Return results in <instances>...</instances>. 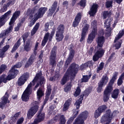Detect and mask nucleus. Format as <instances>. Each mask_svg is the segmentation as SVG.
I'll use <instances>...</instances> for the list:
<instances>
[{"instance_id":"obj_23","label":"nucleus","mask_w":124,"mask_h":124,"mask_svg":"<svg viewBox=\"0 0 124 124\" xmlns=\"http://www.w3.org/2000/svg\"><path fill=\"white\" fill-rule=\"evenodd\" d=\"M21 15V11H16L13 14V16L11 18V20L9 22V25H13L15 22V21L18 19V17Z\"/></svg>"},{"instance_id":"obj_39","label":"nucleus","mask_w":124,"mask_h":124,"mask_svg":"<svg viewBox=\"0 0 124 124\" xmlns=\"http://www.w3.org/2000/svg\"><path fill=\"white\" fill-rule=\"evenodd\" d=\"M78 116V111L76 112V113L73 112V116L71 117L67 121V124H71L73 123V121H74V119L76 118Z\"/></svg>"},{"instance_id":"obj_44","label":"nucleus","mask_w":124,"mask_h":124,"mask_svg":"<svg viewBox=\"0 0 124 124\" xmlns=\"http://www.w3.org/2000/svg\"><path fill=\"white\" fill-rule=\"evenodd\" d=\"M34 10H30L29 12L28 11V15L29 16V19L32 20L33 18V15L34 14Z\"/></svg>"},{"instance_id":"obj_4","label":"nucleus","mask_w":124,"mask_h":124,"mask_svg":"<svg viewBox=\"0 0 124 124\" xmlns=\"http://www.w3.org/2000/svg\"><path fill=\"white\" fill-rule=\"evenodd\" d=\"M39 101H34L31 103L32 106L28 110L27 113V118L31 120L33 116L37 113V111L39 109Z\"/></svg>"},{"instance_id":"obj_46","label":"nucleus","mask_w":124,"mask_h":124,"mask_svg":"<svg viewBox=\"0 0 124 124\" xmlns=\"http://www.w3.org/2000/svg\"><path fill=\"white\" fill-rule=\"evenodd\" d=\"M106 109H107V107L104 105L100 106L97 109L100 111V113H103V112H105Z\"/></svg>"},{"instance_id":"obj_9","label":"nucleus","mask_w":124,"mask_h":124,"mask_svg":"<svg viewBox=\"0 0 124 124\" xmlns=\"http://www.w3.org/2000/svg\"><path fill=\"white\" fill-rule=\"evenodd\" d=\"M113 118H114L113 113L111 111V109H108L106 110V114L102 116L101 122L102 123L106 122V124H110Z\"/></svg>"},{"instance_id":"obj_58","label":"nucleus","mask_w":124,"mask_h":124,"mask_svg":"<svg viewBox=\"0 0 124 124\" xmlns=\"http://www.w3.org/2000/svg\"><path fill=\"white\" fill-rule=\"evenodd\" d=\"M100 115H101V112H100L98 109H96L94 113V117L97 119V118L100 116Z\"/></svg>"},{"instance_id":"obj_38","label":"nucleus","mask_w":124,"mask_h":124,"mask_svg":"<svg viewBox=\"0 0 124 124\" xmlns=\"http://www.w3.org/2000/svg\"><path fill=\"white\" fill-rule=\"evenodd\" d=\"M0 79H1V81L3 83H7V81H10L12 80L11 78L8 75L6 78H5V75L3 74L0 77Z\"/></svg>"},{"instance_id":"obj_30","label":"nucleus","mask_w":124,"mask_h":124,"mask_svg":"<svg viewBox=\"0 0 124 124\" xmlns=\"http://www.w3.org/2000/svg\"><path fill=\"white\" fill-rule=\"evenodd\" d=\"M115 1L118 4H121L123 0H111V1H107L106 2V6L107 8H110V7L113 6V1Z\"/></svg>"},{"instance_id":"obj_59","label":"nucleus","mask_w":124,"mask_h":124,"mask_svg":"<svg viewBox=\"0 0 124 124\" xmlns=\"http://www.w3.org/2000/svg\"><path fill=\"white\" fill-rule=\"evenodd\" d=\"M22 62H18L16 65H14L12 67L14 68H20V67H22Z\"/></svg>"},{"instance_id":"obj_45","label":"nucleus","mask_w":124,"mask_h":124,"mask_svg":"<svg viewBox=\"0 0 124 124\" xmlns=\"http://www.w3.org/2000/svg\"><path fill=\"white\" fill-rule=\"evenodd\" d=\"M81 88L80 87L78 86L77 87L76 91L74 93V95L75 96V97H77V96L80 95V93H81Z\"/></svg>"},{"instance_id":"obj_40","label":"nucleus","mask_w":124,"mask_h":124,"mask_svg":"<svg viewBox=\"0 0 124 124\" xmlns=\"http://www.w3.org/2000/svg\"><path fill=\"white\" fill-rule=\"evenodd\" d=\"M90 93H91V90H90V89H86L84 91L83 94L80 95L79 98L83 100L84 99V96H85V97H88Z\"/></svg>"},{"instance_id":"obj_17","label":"nucleus","mask_w":124,"mask_h":124,"mask_svg":"<svg viewBox=\"0 0 124 124\" xmlns=\"http://www.w3.org/2000/svg\"><path fill=\"white\" fill-rule=\"evenodd\" d=\"M8 98H9V94L7 92H6L4 96L1 98V101L0 102V108H1V109L4 108L5 105H6L7 102H8Z\"/></svg>"},{"instance_id":"obj_31","label":"nucleus","mask_w":124,"mask_h":124,"mask_svg":"<svg viewBox=\"0 0 124 124\" xmlns=\"http://www.w3.org/2000/svg\"><path fill=\"white\" fill-rule=\"evenodd\" d=\"M22 40V39L21 38H20L17 41L15 44L13 48L12 49L11 52L12 53H14V52H15V51H16V50H17V49H18V48H19V47H20V45H21V41Z\"/></svg>"},{"instance_id":"obj_14","label":"nucleus","mask_w":124,"mask_h":124,"mask_svg":"<svg viewBox=\"0 0 124 124\" xmlns=\"http://www.w3.org/2000/svg\"><path fill=\"white\" fill-rule=\"evenodd\" d=\"M45 119V113L42 112V109H40L37 113V118H36L33 124H38L39 123L43 122Z\"/></svg>"},{"instance_id":"obj_21","label":"nucleus","mask_w":124,"mask_h":124,"mask_svg":"<svg viewBox=\"0 0 124 124\" xmlns=\"http://www.w3.org/2000/svg\"><path fill=\"white\" fill-rule=\"evenodd\" d=\"M104 55V50H97L93 56V62H97L100 58H102Z\"/></svg>"},{"instance_id":"obj_54","label":"nucleus","mask_w":124,"mask_h":124,"mask_svg":"<svg viewBox=\"0 0 124 124\" xmlns=\"http://www.w3.org/2000/svg\"><path fill=\"white\" fill-rule=\"evenodd\" d=\"M15 0H8V2L6 4L7 8L9 7L10 5H13L15 3Z\"/></svg>"},{"instance_id":"obj_28","label":"nucleus","mask_w":124,"mask_h":124,"mask_svg":"<svg viewBox=\"0 0 124 124\" xmlns=\"http://www.w3.org/2000/svg\"><path fill=\"white\" fill-rule=\"evenodd\" d=\"M31 39H28L26 41L25 44H24V46L23 48L24 51L26 52H30L31 49Z\"/></svg>"},{"instance_id":"obj_61","label":"nucleus","mask_w":124,"mask_h":124,"mask_svg":"<svg viewBox=\"0 0 124 124\" xmlns=\"http://www.w3.org/2000/svg\"><path fill=\"white\" fill-rule=\"evenodd\" d=\"M50 26V24H49V22H46L45 24V29L44 31H49V27Z\"/></svg>"},{"instance_id":"obj_8","label":"nucleus","mask_w":124,"mask_h":124,"mask_svg":"<svg viewBox=\"0 0 124 124\" xmlns=\"http://www.w3.org/2000/svg\"><path fill=\"white\" fill-rule=\"evenodd\" d=\"M65 27L64 25L62 24H60L58 27L56 33L55 38L57 42H60V41H62L63 37V33H64V30Z\"/></svg>"},{"instance_id":"obj_52","label":"nucleus","mask_w":124,"mask_h":124,"mask_svg":"<svg viewBox=\"0 0 124 124\" xmlns=\"http://www.w3.org/2000/svg\"><path fill=\"white\" fill-rule=\"evenodd\" d=\"M55 32H56V30H53L51 33L50 34L49 33V37H48V40L49 41H52V39H53V37L55 35Z\"/></svg>"},{"instance_id":"obj_62","label":"nucleus","mask_w":124,"mask_h":124,"mask_svg":"<svg viewBox=\"0 0 124 124\" xmlns=\"http://www.w3.org/2000/svg\"><path fill=\"white\" fill-rule=\"evenodd\" d=\"M24 118L21 117L16 122V124H23V123H24Z\"/></svg>"},{"instance_id":"obj_34","label":"nucleus","mask_w":124,"mask_h":124,"mask_svg":"<svg viewBox=\"0 0 124 124\" xmlns=\"http://www.w3.org/2000/svg\"><path fill=\"white\" fill-rule=\"evenodd\" d=\"M71 88H72V82L70 81L64 85V91L65 93H68V92H70V91H71Z\"/></svg>"},{"instance_id":"obj_24","label":"nucleus","mask_w":124,"mask_h":124,"mask_svg":"<svg viewBox=\"0 0 124 124\" xmlns=\"http://www.w3.org/2000/svg\"><path fill=\"white\" fill-rule=\"evenodd\" d=\"M82 101L83 99H81V98H79L76 101L75 103L74 104V106H75L76 109H74V113L76 114V112H78V115L79 114V111H80L79 109H80V107L81 106V104H82Z\"/></svg>"},{"instance_id":"obj_47","label":"nucleus","mask_w":124,"mask_h":124,"mask_svg":"<svg viewBox=\"0 0 124 124\" xmlns=\"http://www.w3.org/2000/svg\"><path fill=\"white\" fill-rule=\"evenodd\" d=\"M7 68V66L6 65L2 64L0 66V75L2 74Z\"/></svg>"},{"instance_id":"obj_15","label":"nucleus","mask_w":124,"mask_h":124,"mask_svg":"<svg viewBox=\"0 0 124 124\" xmlns=\"http://www.w3.org/2000/svg\"><path fill=\"white\" fill-rule=\"evenodd\" d=\"M82 13L79 12L77 13L74 20L73 22L72 27L76 28V27H78V26H79V24H80V22H81V20L82 19Z\"/></svg>"},{"instance_id":"obj_11","label":"nucleus","mask_w":124,"mask_h":124,"mask_svg":"<svg viewBox=\"0 0 124 124\" xmlns=\"http://www.w3.org/2000/svg\"><path fill=\"white\" fill-rule=\"evenodd\" d=\"M109 80V78L107 76V74H105L104 76H103L102 78L98 83V87L97 88V92L101 93L102 92V88L104 86H105Z\"/></svg>"},{"instance_id":"obj_33","label":"nucleus","mask_w":124,"mask_h":124,"mask_svg":"<svg viewBox=\"0 0 124 124\" xmlns=\"http://www.w3.org/2000/svg\"><path fill=\"white\" fill-rule=\"evenodd\" d=\"M40 26V23H39V22L36 23V24L31 31V36H33V35H34V34H35L36 32H37V31H38Z\"/></svg>"},{"instance_id":"obj_50","label":"nucleus","mask_w":124,"mask_h":124,"mask_svg":"<svg viewBox=\"0 0 124 124\" xmlns=\"http://www.w3.org/2000/svg\"><path fill=\"white\" fill-rule=\"evenodd\" d=\"M52 92V89H51V86H47L46 92V97H49L50 94H51V92Z\"/></svg>"},{"instance_id":"obj_37","label":"nucleus","mask_w":124,"mask_h":124,"mask_svg":"<svg viewBox=\"0 0 124 124\" xmlns=\"http://www.w3.org/2000/svg\"><path fill=\"white\" fill-rule=\"evenodd\" d=\"M91 77H92V74L82 76L80 83H87V82H89V80L91 79Z\"/></svg>"},{"instance_id":"obj_22","label":"nucleus","mask_w":124,"mask_h":124,"mask_svg":"<svg viewBox=\"0 0 124 124\" xmlns=\"http://www.w3.org/2000/svg\"><path fill=\"white\" fill-rule=\"evenodd\" d=\"M18 73H19V71L17 69H15L13 67H12L11 69L8 72V75L12 80V79H15V78H16V76L18 75Z\"/></svg>"},{"instance_id":"obj_27","label":"nucleus","mask_w":124,"mask_h":124,"mask_svg":"<svg viewBox=\"0 0 124 124\" xmlns=\"http://www.w3.org/2000/svg\"><path fill=\"white\" fill-rule=\"evenodd\" d=\"M71 103H72V98H69L65 101L62 109L63 112H65V111H67L68 109H69V107L71 105Z\"/></svg>"},{"instance_id":"obj_10","label":"nucleus","mask_w":124,"mask_h":124,"mask_svg":"<svg viewBox=\"0 0 124 124\" xmlns=\"http://www.w3.org/2000/svg\"><path fill=\"white\" fill-rule=\"evenodd\" d=\"M58 49V47L55 46L52 48L50 56V60H49V63L50 65L54 67V66H56V58H57V50Z\"/></svg>"},{"instance_id":"obj_26","label":"nucleus","mask_w":124,"mask_h":124,"mask_svg":"<svg viewBox=\"0 0 124 124\" xmlns=\"http://www.w3.org/2000/svg\"><path fill=\"white\" fill-rule=\"evenodd\" d=\"M97 43L98 47L102 48L103 44L105 43V37L103 36H98L97 38Z\"/></svg>"},{"instance_id":"obj_43","label":"nucleus","mask_w":124,"mask_h":124,"mask_svg":"<svg viewBox=\"0 0 124 124\" xmlns=\"http://www.w3.org/2000/svg\"><path fill=\"white\" fill-rule=\"evenodd\" d=\"M78 5H79L82 8H85L87 5V0H81L78 3Z\"/></svg>"},{"instance_id":"obj_55","label":"nucleus","mask_w":124,"mask_h":124,"mask_svg":"<svg viewBox=\"0 0 124 124\" xmlns=\"http://www.w3.org/2000/svg\"><path fill=\"white\" fill-rule=\"evenodd\" d=\"M122 46V41H117L115 44V49H119Z\"/></svg>"},{"instance_id":"obj_6","label":"nucleus","mask_w":124,"mask_h":124,"mask_svg":"<svg viewBox=\"0 0 124 124\" xmlns=\"http://www.w3.org/2000/svg\"><path fill=\"white\" fill-rule=\"evenodd\" d=\"M39 79V81L37 83L36 85L34 87L35 89H37L39 86H40V87L43 86V85L45 84V82H46L45 78L42 77V72L41 71L36 74L35 77L32 80V83H33V86L35 85V83H36Z\"/></svg>"},{"instance_id":"obj_51","label":"nucleus","mask_w":124,"mask_h":124,"mask_svg":"<svg viewBox=\"0 0 124 124\" xmlns=\"http://www.w3.org/2000/svg\"><path fill=\"white\" fill-rule=\"evenodd\" d=\"M65 123H66L65 117H64V115H62L60 116V122L59 123V124H65Z\"/></svg>"},{"instance_id":"obj_12","label":"nucleus","mask_w":124,"mask_h":124,"mask_svg":"<svg viewBox=\"0 0 124 124\" xmlns=\"http://www.w3.org/2000/svg\"><path fill=\"white\" fill-rule=\"evenodd\" d=\"M88 111H85L81 112L78 116V118L76 119L73 124H85L84 121L88 118Z\"/></svg>"},{"instance_id":"obj_35","label":"nucleus","mask_w":124,"mask_h":124,"mask_svg":"<svg viewBox=\"0 0 124 124\" xmlns=\"http://www.w3.org/2000/svg\"><path fill=\"white\" fill-rule=\"evenodd\" d=\"M119 93H120V90L118 88L115 89L111 93V97L114 99H117L119 97Z\"/></svg>"},{"instance_id":"obj_48","label":"nucleus","mask_w":124,"mask_h":124,"mask_svg":"<svg viewBox=\"0 0 124 124\" xmlns=\"http://www.w3.org/2000/svg\"><path fill=\"white\" fill-rule=\"evenodd\" d=\"M29 35H30V33H29V32H26L22 35V37L23 40V43H26L27 38L29 37Z\"/></svg>"},{"instance_id":"obj_49","label":"nucleus","mask_w":124,"mask_h":124,"mask_svg":"<svg viewBox=\"0 0 124 124\" xmlns=\"http://www.w3.org/2000/svg\"><path fill=\"white\" fill-rule=\"evenodd\" d=\"M104 62H101L99 65V67H97V73H99V71H100V70H102L103 69V67H104Z\"/></svg>"},{"instance_id":"obj_57","label":"nucleus","mask_w":124,"mask_h":124,"mask_svg":"<svg viewBox=\"0 0 124 124\" xmlns=\"http://www.w3.org/2000/svg\"><path fill=\"white\" fill-rule=\"evenodd\" d=\"M30 82V84L28 85L26 89L25 90V91L28 92L30 93V91H31V88L33 86V82Z\"/></svg>"},{"instance_id":"obj_60","label":"nucleus","mask_w":124,"mask_h":124,"mask_svg":"<svg viewBox=\"0 0 124 124\" xmlns=\"http://www.w3.org/2000/svg\"><path fill=\"white\" fill-rule=\"evenodd\" d=\"M19 115L20 112L16 113L12 118L13 121H17V120H18V117H19Z\"/></svg>"},{"instance_id":"obj_36","label":"nucleus","mask_w":124,"mask_h":124,"mask_svg":"<svg viewBox=\"0 0 124 124\" xmlns=\"http://www.w3.org/2000/svg\"><path fill=\"white\" fill-rule=\"evenodd\" d=\"M48 39H49V32H47L45 34L44 37V38L42 41L41 46H42V47H44V46L46 45V43L48 42Z\"/></svg>"},{"instance_id":"obj_29","label":"nucleus","mask_w":124,"mask_h":124,"mask_svg":"<svg viewBox=\"0 0 124 124\" xmlns=\"http://www.w3.org/2000/svg\"><path fill=\"white\" fill-rule=\"evenodd\" d=\"M43 96H44V91L42 88L39 87L37 91V98L38 101H40Z\"/></svg>"},{"instance_id":"obj_19","label":"nucleus","mask_w":124,"mask_h":124,"mask_svg":"<svg viewBox=\"0 0 124 124\" xmlns=\"http://www.w3.org/2000/svg\"><path fill=\"white\" fill-rule=\"evenodd\" d=\"M90 28V25L86 24L85 26L82 29L81 38L79 40L80 42H83V40L86 38V35H87V32L89 31V28Z\"/></svg>"},{"instance_id":"obj_41","label":"nucleus","mask_w":124,"mask_h":124,"mask_svg":"<svg viewBox=\"0 0 124 124\" xmlns=\"http://www.w3.org/2000/svg\"><path fill=\"white\" fill-rule=\"evenodd\" d=\"M12 31H13V26L10 25L9 28H7L4 32H3V33H4V35L6 36V35H7L8 34H9V33L12 32Z\"/></svg>"},{"instance_id":"obj_18","label":"nucleus","mask_w":124,"mask_h":124,"mask_svg":"<svg viewBox=\"0 0 124 124\" xmlns=\"http://www.w3.org/2000/svg\"><path fill=\"white\" fill-rule=\"evenodd\" d=\"M98 9V4L96 3H93L90 8V10L88 12V14L91 16V17H93V16L96 14Z\"/></svg>"},{"instance_id":"obj_20","label":"nucleus","mask_w":124,"mask_h":124,"mask_svg":"<svg viewBox=\"0 0 124 124\" xmlns=\"http://www.w3.org/2000/svg\"><path fill=\"white\" fill-rule=\"evenodd\" d=\"M74 55H75V51L74 50H72L70 52L69 57L67 58L65 62L64 65L65 68H67V67H68V65L70 64V62H72V60H73V58H74Z\"/></svg>"},{"instance_id":"obj_3","label":"nucleus","mask_w":124,"mask_h":124,"mask_svg":"<svg viewBox=\"0 0 124 124\" xmlns=\"http://www.w3.org/2000/svg\"><path fill=\"white\" fill-rule=\"evenodd\" d=\"M48 10V8L46 7H42L40 8L37 12L34 15V18H32V19L30 21V23L28 25V26L30 28L32 27L34 24L36 22V21L38 20V19H41L43 16H44V14L46 13L47 11Z\"/></svg>"},{"instance_id":"obj_63","label":"nucleus","mask_w":124,"mask_h":124,"mask_svg":"<svg viewBox=\"0 0 124 124\" xmlns=\"http://www.w3.org/2000/svg\"><path fill=\"white\" fill-rule=\"evenodd\" d=\"M10 48V46L9 45H6L5 46L2 50L5 52H6Z\"/></svg>"},{"instance_id":"obj_16","label":"nucleus","mask_w":124,"mask_h":124,"mask_svg":"<svg viewBox=\"0 0 124 124\" xmlns=\"http://www.w3.org/2000/svg\"><path fill=\"white\" fill-rule=\"evenodd\" d=\"M28 78H29V76L26 73L23 74L20 76L17 80V85L18 87L23 86V85L27 82Z\"/></svg>"},{"instance_id":"obj_2","label":"nucleus","mask_w":124,"mask_h":124,"mask_svg":"<svg viewBox=\"0 0 124 124\" xmlns=\"http://www.w3.org/2000/svg\"><path fill=\"white\" fill-rule=\"evenodd\" d=\"M118 73L115 72L113 77L110 80L108 85L107 86L106 89L104 91L103 94V101L104 102H107L110 98V94L113 91V85L115 83V81L117 80V77H118Z\"/></svg>"},{"instance_id":"obj_53","label":"nucleus","mask_w":124,"mask_h":124,"mask_svg":"<svg viewBox=\"0 0 124 124\" xmlns=\"http://www.w3.org/2000/svg\"><path fill=\"white\" fill-rule=\"evenodd\" d=\"M111 14V12H109L108 11H106L104 12L103 16V19L105 20L108 16H110Z\"/></svg>"},{"instance_id":"obj_64","label":"nucleus","mask_w":124,"mask_h":124,"mask_svg":"<svg viewBox=\"0 0 124 124\" xmlns=\"http://www.w3.org/2000/svg\"><path fill=\"white\" fill-rule=\"evenodd\" d=\"M4 54H5V52L2 49H1V51H0V58H1V59L4 58Z\"/></svg>"},{"instance_id":"obj_1","label":"nucleus","mask_w":124,"mask_h":124,"mask_svg":"<svg viewBox=\"0 0 124 124\" xmlns=\"http://www.w3.org/2000/svg\"><path fill=\"white\" fill-rule=\"evenodd\" d=\"M78 69H79V65L78 64L75 63H72L61 79L60 81L61 85L64 86L67 82V81L69 80L70 76L71 77L75 78L76 75L78 73Z\"/></svg>"},{"instance_id":"obj_56","label":"nucleus","mask_w":124,"mask_h":124,"mask_svg":"<svg viewBox=\"0 0 124 124\" xmlns=\"http://www.w3.org/2000/svg\"><path fill=\"white\" fill-rule=\"evenodd\" d=\"M7 10V7L6 6V4H4L3 7L0 9V13H3V12H6Z\"/></svg>"},{"instance_id":"obj_5","label":"nucleus","mask_w":124,"mask_h":124,"mask_svg":"<svg viewBox=\"0 0 124 124\" xmlns=\"http://www.w3.org/2000/svg\"><path fill=\"white\" fill-rule=\"evenodd\" d=\"M91 26L93 27L91 32L89 34L88 38L87 39V42L89 44L93 41V39L95 38L97 34V21L94 20L91 23Z\"/></svg>"},{"instance_id":"obj_32","label":"nucleus","mask_w":124,"mask_h":124,"mask_svg":"<svg viewBox=\"0 0 124 124\" xmlns=\"http://www.w3.org/2000/svg\"><path fill=\"white\" fill-rule=\"evenodd\" d=\"M29 92L25 91L23 93L22 96H21V99L22 101H24L25 102H27L28 100L30 99V96H29Z\"/></svg>"},{"instance_id":"obj_42","label":"nucleus","mask_w":124,"mask_h":124,"mask_svg":"<svg viewBox=\"0 0 124 124\" xmlns=\"http://www.w3.org/2000/svg\"><path fill=\"white\" fill-rule=\"evenodd\" d=\"M124 34V28L121 31H119L117 37H115V39L114 40V42H117V40H119L120 38L123 37V36Z\"/></svg>"},{"instance_id":"obj_13","label":"nucleus","mask_w":124,"mask_h":124,"mask_svg":"<svg viewBox=\"0 0 124 124\" xmlns=\"http://www.w3.org/2000/svg\"><path fill=\"white\" fill-rule=\"evenodd\" d=\"M12 12L11 10L8 11L4 15L0 16V29L3 26L5 25V23L9 19V16L11 15Z\"/></svg>"},{"instance_id":"obj_7","label":"nucleus","mask_w":124,"mask_h":124,"mask_svg":"<svg viewBox=\"0 0 124 124\" xmlns=\"http://www.w3.org/2000/svg\"><path fill=\"white\" fill-rule=\"evenodd\" d=\"M39 45V43L36 42L34 50L33 53L30 56V58L28 59V60L26 62L25 65L24 66L25 68H29V66H31L33 64V62L36 61V55L37 54V52H36V50H37V48L38 47V45Z\"/></svg>"},{"instance_id":"obj_25","label":"nucleus","mask_w":124,"mask_h":124,"mask_svg":"<svg viewBox=\"0 0 124 124\" xmlns=\"http://www.w3.org/2000/svg\"><path fill=\"white\" fill-rule=\"evenodd\" d=\"M57 6L58 2L57 1H55L53 3L51 8L49 9L47 15H48V16H52L53 14L55 13V11H56V9H57Z\"/></svg>"}]
</instances>
